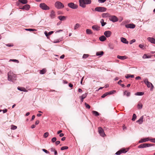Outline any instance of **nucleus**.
<instances>
[{"instance_id": "nucleus-55", "label": "nucleus", "mask_w": 155, "mask_h": 155, "mask_svg": "<svg viewBox=\"0 0 155 155\" xmlns=\"http://www.w3.org/2000/svg\"><path fill=\"white\" fill-rule=\"evenodd\" d=\"M106 0H98V2L99 3H104L106 1Z\"/></svg>"}, {"instance_id": "nucleus-56", "label": "nucleus", "mask_w": 155, "mask_h": 155, "mask_svg": "<svg viewBox=\"0 0 155 155\" xmlns=\"http://www.w3.org/2000/svg\"><path fill=\"white\" fill-rule=\"evenodd\" d=\"M44 34H45L46 36L47 37V38H48V36L49 35H48V33H47V32L46 31H45L44 32Z\"/></svg>"}, {"instance_id": "nucleus-47", "label": "nucleus", "mask_w": 155, "mask_h": 155, "mask_svg": "<svg viewBox=\"0 0 155 155\" xmlns=\"http://www.w3.org/2000/svg\"><path fill=\"white\" fill-rule=\"evenodd\" d=\"M26 30L28 31H34L35 30V29L32 28L26 29Z\"/></svg>"}, {"instance_id": "nucleus-17", "label": "nucleus", "mask_w": 155, "mask_h": 155, "mask_svg": "<svg viewBox=\"0 0 155 155\" xmlns=\"http://www.w3.org/2000/svg\"><path fill=\"white\" fill-rule=\"evenodd\" d=\"M143 115L140 117V118L136 121L139 124H141L143 121Z\"/></svg>"}, {"instance_id": "nucleus-8", "label": "nucleus", "mask_w": 155, "mask_h": 155, "mask_svg": "<svg viewBox=\"0 0 155 155\" xmlns=\"http://www.w3.org/2000/svg\"><path fill=\"white\" fill-rule=\"evenodd\" d=\"M68 6L71 8L74 9H76L78 7V6L77 5L75 4L72 2L69 3L68 4Z\"/></svg>"}, {"instance_id": "nucleus-40", "label": "nucleus", "mask_w": 155, "mask_h": 155, "mask_svg": "<svg viewBox=\"0 0 155 155\" xmlns=\"http://www.w3.org/2000/svg\"><path fill=\"white\" fill-rule=\"evenodd\" d=\"M17 128V127L16 126L14 125H12L11 126V129L12 130H15Z\"/></svg>"}, {"instance_id": "nucleus-9", "label": "nucleus", "mask_w": 155, "mask_h": 155, "mask_svg": "<svg viewBox=\"0 0 155 155\" xmlns=\"http://www.w3.org/2000/svg\"><path fill=\"white\" fill-rule=\"evenodd\" d=\"M98 132L100 135L102 137H104L105 135L103 129L101 127H99L98 128Z\"/></svg>"}, {"instance_id": "nucleus-3", "label": "nucleus", "mask_w": 155, "mask_h": 155, "mask_svg": "<svg viewBox=\"0 0 155 155\" xmlns=\"http://www.w3.org/2000/svg\"><path fill=\"white\" fill-rule=\"evenodd\" d=\"M55 6L58 9H61L64 7V5L61 2L57 1L55 3Z\"/></svg>"}, {"instance_id": "nucleus-38", "label": "nucleus", "mask_w": 155, "mask_h": 155, "mask_svg": "<svg viewBox=\"0 0 155 155\" xmlns=\"http://www.w3.org/2000/svg\"><path fill=\"white\" fill-rule=\"evenodd\" d=\"M120 150H121L122 153H125L127 151V150H126L124 148H122L120 149Z\"/></svg>"}, {"instance_id": "nucleus-29", "label": "nucleus", "mask_w": 155, "mask_h": 155, "mask_svg": "<svg viewBox=\"0 0 155 155\" xmlns=\"http://www.w3.org/2000/svg\"><path fill=\"white\" fill-rule=\"evenodd\" d=\"M18 1L23 4H26L28 2L27 0H18Z\"/></svg>"}, {"instance_id": "nucleus-37", "label": "nucleus", "mask_w": 155, "mask_h": 155, "mask_svg": "<svg viewBox=\"0 0 155 155\" xmlns=\"http://www.w3.org/2000/svg\"><path fill=\"white\" fill-rule=\"evenodd\" d=\"M143 58V59H146V58H150V56H148L146 54H145L142 57Z\"/></svg>"}, {"instance_id": "nucleus-18", "label": "nucleus", "mask_w": 155, "mask_h": 155, "mask_svg": "<svg viewBox=\"0 0 155 155\" xmlns=\"http://www.w3.org/2000/svg\"><path fill=\"white\" fill-rule=\"evenodd\" d=\"M147 40L151 43L155 44V39L153 38L148 37L147 38Z\"/></svg>"}, {"instance_id": "nucleus-46", "label": "nucleus", "mask_w": 155, "mask_h": 155, "mask_svg": "<svg viewBox=\"0 0 155 155\" xmlns=\"http://www.w3.org/2000/svg\"><path fill=\"white\" fill-rule=\"evenodd\" d=\"M121 153H122L121 152V150H119L115 154L117 155H119Z\"/></svg>"}, {"instance_id": "nucleus-24", "label": "nucleus", "mask_w": 155, "mask_h": 155, "mask_svg": "<svg viewBox=\"0 0 155 155\" xmlns=\"http://www.w3.org/2000/svg\"><path fill=\"white\" fill-rule=\"evenodd\" d=\"M110 14L108 13H103L102 15V16L103 18H107L108 17H110Z\"/></svg>"}, {"instance_id": "nucleus-15", "label": "nucleus", "mask_w": 155, "mask_h": 155, "mask_svg": "<svg viewBox=\"0 0 155 155\" xmlns=\"http://www.w3.org/2000/svg\"><path fill=\"white\" fill-rule=\"evenodd\" d=\"M55 15H56L55 12L53 10L51 11L50 15V18L51 19H53L55 17Z\"/></svg>"}, {"instance_id": "nucleus-20", "label": "nucleus", "mask_w": 155, "mask_h": 155, "mask_svg": "<svg viewBox=\"0 0 155 155\" xmlns=\"http://www.w3.org/2000/svg\"><path fill=\"white\" fill-rule=\"evenodd\" d=\"M66 17L64 16H59L58 18L61 21H63L66 20Z\"/></svg>"}, {"instance_id": "nucleus-4", "label": "nucleus", "mask_w": 155, "mask_h": 155, "mask_svg": "<svg viewBox=\"0 0 155 155\" xmlns=\"http://www.w3.org/2000/svg\"><path fill=\"white\" fill-rule=\"evenodd\" d=\"M107 8L103 7H97L95 8V11L99 12H105Z\"/></svg>"}, {"instance_id": "nucleus-16", "label": "nucleus", "mask_w": 155, "mask_h": 155, "mask_svg": "<svg viewBox=\"0 0 155 155\" xmlns=\"http://www.w3.org/2000/svg\"><path fill=\"white\" fill-rule=\"evenodd\" d=\"M87 94L85 93L79 97L81 99V102H83V100L87 96Z\"/></svg>"}, {"instance_id": "nucleus-1", "label": "nucleus", "mask_w": 155, "mask_h": 155, "mask_svg": "<svg viewBox=\"0 0 155 155\" xmlns=\"http://www.w3.org/2000/svg\"><path fill=\"white\" fill-rule=\"evenodd\" d=\"M8 81L14 82L16 80V75L11 71H9L8 73Z\"/></svg>"}, {"instance_id": "nucleus-28", "label": "nucleus", "mask_w": 155, "mask_h": 155, "mask_svg": "<svg viewBox=\"0 0 155 155\" xmlns=\"http://www.w3.org/2000/svg\"><path fill=\"white\" fill-rule=\"evenodd\" d=\"M144 94V93L143 92H137L135 94V95L141 96Z\"/></svg>"}, {"instance_id": "nucleus-51", "label": "nucleus", "mask_w": 155, "mask_h": 155, "mask_svg": "<svg viewBox=\"0 0 155 155\" xmlns=\"http://www.w3.org/2000/svg\"><path fill=\"white\" fill-rule=\"evenodd\" d=\"M139 47L142 49H144V46L143 45L140 44L139 45Z\"/></svg>"}, {"instance_id": "nucleus-5", "label": "nucleus", "mask_w": 155, "mask_h": 155, "mask_svg": "<svg viewBox=\"0 0 155 155\" xmlns=\"http://www.w3.org/2000/svg\"><path fill=\"white\" fill-rule=\"evenodd\" d=\"M39 6L42 9L44 10H49V7L44 3H41L39 5Z\"/></svg>"}, {"instance_id": "nucleus-6", "label": "nucleus", "mask_w": 155, "mask_h": 155, "mask_svg": "<svg viewBox=\"0 0 155 155\" xmlns=\"http://www.w3.org/2000/svg\"><path fill=\"white\" fill-rule=\"evenodd\" d=\"M144 82L147 85V86L148 87H150L151 86L152 89L153 87V86L151 83L149 82L148 81V79L147 78L145 79L144 80Z\"/></svg>"}, {"instance_id": "nucleus-41", "label": "nucleus", "mask_w": 155, "mask_h": 155, "mask_svg": "<svg viewBox=\"0 0 155 155\" xmlns=\"http://www.w3.org/2000/svg\"><path fill=\"white\" fill-rule=\"evenodd\" d=\"M48 135H49L48 133V132H47L45 133L44 134L43 136L45 138H46L48 137Z\"/></svg>"}, {"instance_id": "nucleus-10", "label": "nucleus", "mask_w": 155, "mask_h": 155, "mask_svg": "<svg viewBox=\"0 0 155 155\" xmlns=\"http://www.w3.org/2000/svg\"><path fill=\"white\" fill-rule=\"evenodd\" d=\"M125 27L127 28H134L135 27V25L133 24H129L125 25Z\"/></svg>"}, {"instance_id": "nucleus-60", "label": "nucleus", "mask_w": 155, "mask_h": 155, "mask_svg": "<svg viewBox=\"0 0 155 155\" xmlns=\"http://www.w3.org/2000/svg\"><path fill=\"white\" fill-rule=\"evenodd\" d=\"M39 123V121L38 120H37L36 121L35 124L36 125H37Z\"/></svg>"}, {"instance_id": "nucleus-48", "label": "nucleus", "mask_w": 155, "mask_h": 155, "mask_svg": "<svg viewBox=\"0 0 155 155\" xmlns=\"http://www.w3.org/2000/svg\"><path fill=\"white\" fill-rule=\"evenodd\" d=\"M56 140L57 139L56 137H54L52 139L51 141L53 142H54L56 141Z\"/></svg>"}, {"instance_id": "nucleus-23", "label": "nucleus", "mask_w": 155, "mask_h": 155, "mask_svg": "<svg viewBox=\"0 0 155 155\" xmlns=\"http://www.w3.org/2000/svg\"><path fill=\"white\" fill-rule=\"evenodd\" d=\"M117 58L119 59L123 60L124 59H127V58L126 56H121L120 55H117Z\"/></svg>"}, {"instance_id": "nucleus-2", "label": "nucleus", "mask_w": 155, "mask_h": 155, "mask_svg": "<svg viewBox=\"0 0 155 155\" xmlns=\"http://www.w3.org/2000/svg\"><path fill=\"white\" fill-rule=\"evenodd\" d=\"M80 5L83 8L86 7V4H89L91 3V0H79Z\"/></svg>"}, {"instance_id": "nucleus-13", "label": "nucleus", "mask_w": 155, "mask_h": 155, "mask_svg": "<svg viewBox=\"0 0 155 155\" xmlns=\"http://www.w3.org/2000/svg\"><path fill=\"white\" fill-rule=\"evenodd\" d=\"M92 28L94 31H98L100 29V27L97 25H94L92 27Z\"/></svg>"}, {"instance_id": "nucleus-64", "label": "nucleus", "mask_w": 155, "mask_h": 155, "mask_svg": "<svg viewBox=\"0 0 155 155\" xmlns=\"http://www.w3.org/2000/svg\"><path fill=\"white\" fill-rule=\"evenodd\" d=\"M64 54L62 55L60 57V58L61 59H63L64 58Z\"/></svg>"}, {"instance_id": "nucleus-43", "label": "nucleus", "mask_w": 155, "mask_h": 155, "mask_svg": "<svg viewBox=\"0 0 155 155\" xmlns=\"http://www.w3.org/2000/svg\"><path fill=\"white\" fill-rule=\"evenodd\" d=\"M89 56V55L88 54H84L83 56V58H87Z\"/></svg>"}, {"instance_id": "nucleus-39", "label": "nucleus", "mask_w": 155, "mask_h": 155, "mask_svg": "<svg viewBox=\"0 0 155 155\" xmlns=\"http://www.w3.org/2000/svg\"><path fill=\"white\" fill-rule=\"evenodd\" d=\"M137 117L136 115L135 114H134L133 115L132 118V120L133 121H134L135 120L136 118Z\"/></svg>"}, {"instance_id": "nucleus-30", "label": "nucleus", "mask_w": 155, "mask_h": 155, "mask_svg": "<svg viewBox=\"0 0 155 155\" xmlns=\"http://www.w3.org/2000/svg\"><path fill=\"white\" fill-rule=\"evenodd\" d=\"M143 105L142 103L139 102L137 105V108L139 109H141L142 108Z\"/></svg>"}, {"instance_id": "nucleus-32", "label": "nucleus", "mask_w": 155, "mask_h": 155, "mask_svg": "<svg viewBox=\"0 0 155 155\" xmlns=\"http://www.w3.org/2000/svg\"><path fill=\"white\" fill-rule=\"evenodd\" d=\"M100 22L101 23V26H104L107 24L106 22H104V20L103 19H101V20Z\"/></svg>"}, {"instance_id": "nucleus-63", "label": "nucleus", "mask_w": 155, "mask_h": 155, "mask_svg": "<svg viewBox=\"0 0 155 155\" xmlns=\"http://www.w3.org/2000/svg\"><path fill=\"white\" fill-rule=\"evenodd\" d=\"M78 91L79 93H81L82 92V89L81 88H79Z\"/></svg>"}, {"instance_id": "nucleus-45", "label": "nucleus", "mask_w": 155, "mask_h": 155, "mask_svg": "<svg viewBox=\"0 0 155 155\" xmlns=\"http://www.w3.org/2000/svg\"><path fill=\"white\" fill-rule=\"evenodd\" d=\"M9 61H12L13 62H17V63H19L18 61L16 59H10Z\"/></svg>"}, {"instance_id": "nucleus-25", "label": "nucleus", "mask_w": 155, "mask_h": 155, "mask_svg": "<svg viewBox=\"0 0 155 155\" xmlns=\"http://www.w3.org/2000/svg\"><path fill=\"white\" fill-rule=\"evenodd\" d=\"M104 54V52L103 51H98L96 52V55L97 56H102Z\"/></svg>"}, {"instance_id": "nucleus-21", "label": "nucleus", "mask_w": 155, "mask_h": 155, "mask_svg": "<svg viewBox=\"0 0 155 155\" xmlns=\"http://www.w3.org/2000/svg\"><path fill=\"white\" fill-rule=\"evenodd\" d=\"M99 40L101 41H104L106 39V37L104 35H102L99 38Z\"/></svg>"}, {"instance_id": "nucleus-54", "label": "nucleus", "mask_w": 155, "mask_h": 155, "mask_svg": "<svg viewBox=\"0 0 155 155\" xmlns=\"http://www.w3.org/2000/svg\"><path fill=\"white\" fill-rule=\"evenodd\" d=\"M150 140L152 142L155 143V138L152 139H150Z\"/></svg>"}, {"instance_id": "nucleus-34", "label": "nucleus", "mask_w": 155, "mask_h": 155, "mask_svg": "<svg viewBox=\"0 0 155 155\" xmlns=\"http://www.w3.org/2000/svg\"><path fill=\"white\" fill-rule=\"evenodd\" d=\"M92 112L93 114L96 116H98L99 115V113L96 111H93Z\"/></svg>"}, {"instance_id": "nucleus-27", "label": "nucleus", "mask_w": 155, "mask_h": 155, "mask_svg": "<svg viewBox=\"0 0 155 155\" xmlns=\"http://www.w3.org/2000/svg\"><path fill=\"white\" fill-rule=\"evenodd\" d=\"M125 77L127 78H128L130 77L131 78H134V75L127 74L126 75Z\"/></svg>"}, {"instance_id": "nucleus-35", "label": "nucleus", "mask_w": 155, "mask_h": 155, "mask_svg": "<svg viewBox=\"0 0 155 155\" xmlns=\"http://www.w3.org/2000/svg\"><path fill=\"white\" fill-rule=\"evenodd\" d=\"M68 148V147L67 146H63L61 147V150H66Z\"/></svg>"}, {"instance_id": "nucleus-14", "label": "nucleus", "mask_w": 155, "mask_h": 155, "mask_svg": "<svg viewBox=\"0 0 155 155\" xmlns=\"http://www.w3.org/2000/svg\"><path fill=\"white\" fill-rule=\"evenodd\" d=\"M30 8V6L28 4H26L23 6L21 8H19L20 9L25 10H28L29 8Z\"/></svg>"}, {"instance_id": "nucleus-52", "label": "nucleus", "mask_w": 155, "mask_h": 155, "mask_svg": "<svg viewBox=\"0 0 155 155\" xmlns=\"http://www.w3.org/2000/svg\"><path fill=\"white\" fill-rule=\"evenodd\" d=\"M136 40L134 39H133L130 41V44H132L133 43L135 42Z\"/></svg>"}, {"instance_id": "nucleus-22", "label": "nucleus", "mask_w": 155, "mask_h": 155, "mask_svg": "<svg viewBox=\"0 0 155 155\" xmlns=\"http://www.w3.org/2000/svg\"><path fill=\"white\" fill-rule=\"evenodd\" d=\"M146 147H147L146 143H143L138 146V148H142Z\"/></svg>"}, {"instance_id": "nucleus-19", "label": "nucleus", "mask_w": 155, "mask_h": 155, "mask_svg": "<svg viewBox=\"0 0 155 155\" xmlns=\"http://www.w3.org/2000/svg\"><path fill=\"white\" fill-rule=\"evenodd\" d=\"M121 41L123 43L128 44V42L127 40V39L121 37L120 38Z\"/></svg>"}, {"instance_id": "nucleus-31", "label": "nucleus", "mask_w": 155, "mask_h": 155, "mask_svg": "<svg viewBox=\"0 0 155 155\" xmlns=\"http://www.w3.org/2000/svg\"><path fill=\"white\" fill-rule=\"evenodd\" d=\"M86 32L87 34L90 35L92 34V32L91 30L90 29H87Z\"/></svg>"}, {"instance_id": "nucleus-11", "label": "nucleus", "mask_w": 155, "mask_h": 155, "mask_svg": "<svg viewBox=\"0 0 155 155\" xmlns=\"http://www.w3.org/2000/svg\"><path fill=\"white\" fill-rule=\"evenodd\" d=\"M150 138L149 137H147L145 138L141 139L139 141V143H142L147 142L150 140Z\"/></svg>"}, {"instance_id": "nucleus-36", "label": "nucleus", "mask_w": 155, "mask_h": 155, "mask_svg": "<svg viewBox=\"0 0 155 155\" xmlns=\"http://www.w3.org/2000/svg\"><path fill=\"white\" fill-rule=\"evenodd\" d=\"M116 92V91L115 90H112L109 92H107L108 95L112 94H113L114 92Z\"/></svg>"}, {"instance_id": "nucleus-58", "label": "nucleus", "mask_w": 155, "mask_h": 155, "mask_svg": "<svg viewBox=\"0 0 155 155\" xmlns=\"http://www.w3.org/2000/svg\"><path fill=\"white\" fill-rule=\"evenodd\" d=\"M55 142H56L55 143L56 145H58L60 143V142L59 141H57Z\"/></svg>"}, {"instance_id": "nucleus-7", "label": "nucleus", "mask_w": 155, "mask_h": 155, "mask_svg": "<svg viewBox=\"0 0 155 155\" xmlns=\"http://www.w3.org/2000/svg\"><path fill=\"white\" fill-rule=\"evenodd\" d=\"M109 20L113 22H114L118 21V19L116 16L111 15L110 16Z\"/></svg>"}, {"instance_id": "nucleus-61", "label": "nucleus", "mask_w": 155, "mask_h": 155, "mask_svg": "<svg viewBox=\"0 0 155 155\" xmlns=\"http://www.w3.org/2000/svg\"><path fill=\"white\" fill-rule=\"evenodd\" d=\"M135 79H136V80H139V79H141V78L140 77V76H137V77H136V78H135Z\"/></svg>"}, {"instance_id": "nucleus-33", "label": "nucleus", "mask_w": 155, "mask_h": 155, "mask_svg": "<svg viewBox=\"0 0 155 155\" xmlns=\"http://www.w3.org/2000/svg\"><path fill=\"white\" fill-rule=\"evenodd\" d=\"M46 70L45 69H43L40 71V73L41 74H43L45 73Z\"/></svg>"}, {"instance_id": "nucleus-53", "label": "nucleus", "mask_w": 155, "mask_h": 155, "mask_svg": "<svg viewBox=\"0 0 155 155\" xmlns=\"http://www.w3.org/2000/svg\"><path fill=\"white\" fill-rule=\"evenodd\" d=\"M42 151H43L44 152H45V153H49V152L47 150L45 149H42Z\"/></svg>"}, {"instance_id": "nucleus-12", "label": "nucleus", "mask_w": 155, "mask_h": 155, "mask_svg": "<svg viewBox=\"0 0 155 155\" xmlns=\"http://www.w3.org/2000/svg\"><path fill=\"white\" fill-rule=\"evenodd\" d=\"M104 35L107 38L110 37L111 35V32L109 31H106L104 33Z\"/></svg>"}, {"instance_id": "nucleus-50", "label": "nucleus", "mask_w": 155, "mask_h": 155, "mask_svg": "<svg viewBox=\"0 0 155 155\" xmlns=\"http://www.w3.org/2000/svg\"><path fill=\"white\" fill-rule=\"evenodd\" d=\"M154 145L153 144L151 143H146V145L147 146V147H150L151 146H153Z\"/></svg>"}, {"instance_id": "nucleus-49", "label": "nucleus", "mask_w": 155, "mask_h": 155, "mask_svg": "<svg viewBox=\"0 0 155 155\" xmlns=\"http://www.w3.org/2000/svg\"><path fill=\"white\" fill-rule=\"evenodd\" d=\"M107 95H108L107 92L105 94H104L103 95H102L101 96L102 98H104L106 96H107Z\"/></svg>"}, {"instance_id": "nucleus-62", "label": "nucleus", "mask_w": 155, "mask_h": 155, "mask_svg": "<svg viewBox=\"0 0 155 155\" xmlns=\"http://www.w3.org/2000/svg\"><path fill=\"white\" fill-rule=\"evenodd\" d=\"M3 112L4 113H5L7 112V110L6 109H5V110H2Z\"/></svg>"}, {"instance_id": "nucleus-44", "label": "nucleus", "mask_w": 155, "mask_h": 155, "mask_svg": "<svg viewBox=\"0 0 155 155\" xmlns=\"http://www.w3.org/2000/svg\"><path fill=\"white\" fill-rule=\"evenodd\" d=\"M17 88L18 89L19 91H23L24 89H23L24 88V87H18Z\"/></svg>"}, {"instance_id": "nucleus-57", "label": "nucleus", "mask_w": 155, "mask_h": 155, "mask_svg": "<svg viewBox=\"0 0 155 155\" xmlns=\"http://www.w3.org/2000/svg\"><path fill=\"white\" fill-rule=\"evenodd\" d=\"M50 150L51 152H54L55 150L54 148L52 147L51 149Z\"/></svg>"}, {"instance_id": "nucleus-42", "label": "nucleus", "mask_w": 155, "mask_h": 155, "mask_svg": "<svg viewBox=\"0 0 155 155\" xmlns=\"http://www.w3.org/2000/svg\"><path fill=\"white\" fill-rule=\"evenodd\" d=\"M85 105L86 108L88 109L90 108V106L88 104L86 103H85Z\"/></svg>"}, {"instance_id": "nucleus-59", "label": "nucleus", "mask_w": 155, "mask_h": 155, "mask_svg": "<svg viewBox=\"0 0 155 155\" xmlns=\"http://www.w3.org/2000/svg\"><path fill=\"white\" fill-rule=\"evenodd\" d=\"M53 33V31H50L48 33V35L49 36V35H51V34H52Z\"/></svg>"}, {"instance_id": "nucleus-26", "label": "nucleus", "mask_w": 155, "mask_h": 155, "mask_svg": "<svg viewBox=\"0 0 155 155\" xmlns=\"http://www.w3.org/2000/svg\"><path fill=\"white\" fill-rule=\"evenodd\" d=\"M80 26V25L79 23L76 24L74 26V30H77L78 28Z\"/></svg>"}]
</instances>
